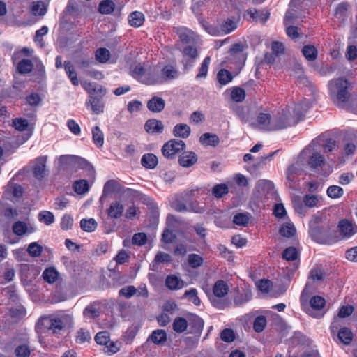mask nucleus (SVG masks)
I'll return each mask as SVG.
<instances>
[{
	"label": "nucleus",
	"mask_w": 357,
	"mask_h": 357,
	"mask_svg": "<svg viewBox=\"0 0 357 357\" xmlns=\"http://www.w3.org/2000/svg\"><path fill=\"white\" fill-rule=\"evenodd\" d=\"M314 99L305 98L294 107L282 109L272 116V123L269 128L273 130L284 129L296 125L312 107Z\"/></svg>",
	"instance_id": "obj_1"
},
{
	"label": "nucleus",
	"mask_w": 357,
	"mask_h": 357,
	"mask_svg": "<svg viewBox=\"0 0 357 357\" xmlns=\"http://www.w3.org/2000/svg\"><path fill=\"white\" fill-rule=\"evenodd\" d=\"M353 90V83L344 77H337L328 83V95L339 107L345 108L349 102Z\"/></svg>",
	"instance_id": "obj_2"
},
{
	"label": "nucleus",
	"mask_w": 357,
	"mask_h": 357,
	"mask_svg": "<svg viewBox=\"0 0 357 357\" xmlns=\"http://www.w3.org/2000/svg\"><path fill=\"white\" fill-rule=\"evenodd\" d=\"M309 233L312 238L321 244L331 245L338 241L335 232L320 226V220L315 217L309 222Z\"/></svg>",
	"instance_id": "obj_3"
},
{
	"label": "nucleus",
	"mask_w": 357,
	"mask_h": 357,
	"mask_svg": "<svg viewBox=\"0 0 357 357\" xmlns=\"http://www.w3.org/2000/svg\"><path fill=\"white\" fill-rule=\"evenodd\" d=\"M63 317H43L40 319L36 325L37 333H43L45 328L52 331L54 333H59L63 328L64 321Z\"/></svg>",
	"instance_id": "obj_4"
},
{
	"label": "nucleus",
	"mask_w": 357,
	"mask_h": 357,
	"mask_svg": "<svg viewBox=\"0 0 357 357\" xmlns=\"http://www.w3.org/2000/svg\"><path fill=\"white\" fill-rule=\"evenodd\" d=\"M185 147L183 140L171 139L165 143L162 147V153L164 157L172 159L175 155L181 152Z\"/></svg>",
	"instance_id": "obj_5"
},
{
	"label": "nucleus",
	"mask_w": 357,
	"mask_h": 357,
	"mask_svg": "<svg viewBox=\"0 0 357 357\" xmlns=\"http://www.w3.org/2000/svg\"><path fill=\"white\" fill-rule=\"evenodd\" d=\"M77 162L79 167L82 169H86L89 170V174L94 176L95 171L93 167L91 165L89 162H88L86 160L83 158H78L74 155H61L59 158V163L62 166H66L68 165H70L73 162Z\"/></svg>",
	"instance_id": "obj_6"
},
{
	"label": "nucleus",
	"mask_w": 357,
	"mask_h": 357,
	"mask_svg": "<svg viewBox=\"0 0 357 357\" xmlns=\"http://www.w3.org/2000/svg\"><path fill=\"white\" fill-rule=\"evenodd\" d=\"M303 172L301 165L299 162H296L290 165L287 171L286 177L289 182L290 188L296 189V183L298 182V176Z\"/></svg>",
	"instance_id": "obj_7"
},
{
	"label": "nucleus",
	"mask_w": 357,
	"mask_h": 357,
	"mask_svg": "<svg viewBox=\"0 0 357 357\" xmlns=\"http://www.w3.org/2000/svg\"><path fill=\"white\" fill-rule=\"evenodd\" d=\"M160 68L153 66L147 68L145 76L142 77V83L146 85H155L162 84Z\"/></svg>",
	"instance_id": "obj_8"
},
{
	"label": "nucleus",
	"mask_w": 357,
	"mask_h": 357,
	"mask_svg": "<svg viewBox=\"0 0 357 357\" xmlns=\"http://www.w3.org/2000/svg\"><path fill=\"white\" fill-rule=\"evenodd\" d=\"M338 229L342 238L348 239L357 233V225L347 219H342L338 223Z\"/></svg>",
	"instance_id": "obj_9"
},
{
	"label": "nucleus",
	"mask_w": 357,
	"mask_h": 357,
	"mask_svg": "<svg viewBox=\"0 0 357 357\" xmlns=\"http://www.w3.org/2000/svg\"><path fill=\"white\" fill-rule=\"evenodd\" d=\"M160 77H162V84L176 79L179 77L180 72L177 67L173 64L165 65L162 68H160Z\"/></svg>",
	"instance_id": "obj_10"
},
{
	"label": "nucleus",
	"mask_w": 357,
	"mask_h": 357,
	"mask_svg": "<svg viewBox=\"0 0 357 357\" xmlns=\"http://www.w3.org/2000/svg\"><path fill=\"white\" fill-rule=\"evenodd\" d=\"M47 156H40L34 160L33 174L36 178L42 180L46 176Z\"/></svg>",
	"instance_id": "obj_11"
},
{
	"label": "nucleus",
	"mask_w": 357,
	"mask_h": 357,
	"mask_svg": "<svg viewBox=\"0 0 357 357\" xmlns=\"http://www.w3.org/2000/svg\"><path fill=\"white\" fill-rule=\"evenodd\" d=\"M100 94V97L95 95L89 96L86 102V105H90L93 112L96 114H102L104 112L105 104L102 100L103 96H102V93Z\"/></svg>",
	"instance_id": "obj_12"
},
{
	"label": "nucleus",
	"mask_w": 357,
	"mask_h": 357,
	"mask_svg": "<svg viewBox=\"0 0 357 357\" xmlns=\"http://www.w3.org/2000/svg\"><path fill=\"white\" fill-rule=\"evenodd\" d=\"M124 211V206L119 201H113L109 204L107 209V213L109 218L112 219L120 218Z\"/></svg>",
	"instance_id": "obj_13"
},
{
	"label": "nucleus",
	"mask_w": 357,
	"mask_h": 357,
	"mask_svg": "<svg viewBox=\"0 0 357 357\" xmlns=\"http://www.w3.org/2000/svg\"><path fill=\"white\" fill-rule=\"evenodd\" d=\"M324 272L321 269H319V268L312 269L310 273L308 281L307 282L306 285L302 291L301 299L303 300L305 295L308 294L307 289H308L309 287L310 286V284L312 282H317V281H321V280H324Z\"/></svg>",
	"instance_id": "obj_14"
},
{
	"label": "nucleus",
	"mask_w": 357,
	"mask_h": 357,
	"mask_svg": "<svg viewBox=\"0 0 357 357\" xmlns=\"http://www.w3.org/2000/svg\"><path fill=\"white\" fill-rule=\"evenodd\" d=\"M175 31L183 43L188 44L195 40V33L186 27H177Z\"/></svg>",
	"instance_id": "obj_15"
},
{
	"label": "nucleus",
	"mask_w": 357,
	"mask_h": 357,
	"mask_svg": "<svg viewBox=\"0 0 357 357\" xmlns=\"http://www.w3.org/2000/svg\"><path fill=\"white\" fill-rule=\"evenodd\" d=\"M144 129L149 134H160L162 132L164 126L161 121L151 119L146 121Z\"/></svg>",
	"instance_id": "obj_16"
},
{
	"label": "nucleus",
	"mask_w": 357,
	"mask_h": 357,
	"mask_svg": "<svg viewBox=\"0 0 357 357\" xmlns=\"http://www.w3.org/2000/svg\"><path fill=\"white\" fill-rule=\"evenodd\" d=\"M230 54L234 59H238V65L242 66L245 61L244 54V45L241 43H236L230 49Z\"/></svg>",
	"instance_id": "obj_17"
},
{
	"label": "nucleus",
	"mask_w": 357,
	"mask_h": 357,
	"mask_svg": "<svg viewBox=\"0 0 357 357\" xmlns=\"http://www.w3.org/2000/svg\"><path fill=\"white\" fill-rule=\"evenodd\" d=\"M165 285L170 290H178L186 286V283L174 275H168L165 280Z\"/></svg>",
	"instance_id": "obj_18"
},
{
	"label": "nucleus",
	"mask_w": 357,
	"mask_h": 357,
	"mask_svg": "<svg viewBox=\"0 0 357 357\" xmlns=\"http://www.w3.org/2000/svg\"><path fill=\"white\" fill-rule=\"evenodd\" d=\"M13 233L18 236H22L26 233H33L35 229L32 227H28L27 224L23 221H17L14 222L12 227Z\"/></svg>",
	"instance_id": "obj_19"
},
{
	"label": "nucleus",
	"mask_w": 357,
	"mask_h": 357,
	"mask_svg": "<svg viewBox=\"0 0 357 357\" xmlns=\"http://www.w3.org/2000/svg\"><path fill=\"white\" fill-rule=\"evenodd\" d=\"M165 106V100L160 97L153 96L147 102V108L149 111L155 113L160 112Z\"/></svg>",
	"instance_id": "obj_20"
},
{
	"label": "nucleus",
	"mask_w": 357,
	"mask_h": 357,
	"mask_svg": "<svg viewBox=\"0 0 357 357\" xmlns=\"http://www.w3.org/2000/svg\"><path fill=\"white\" fill-rule=\"evenodd\" d=\"M23 191L22 188L20 185L14 183H9L4 192V195L8 199H10V196L19 199L22 197Z\"/></svg>",
	"instance_id": "obj_21"
},
{
	"label": "nucleus",
	"mask_w": 357,
	"mask_h": 357,
	"mask_svg": "<svg viewBox=\"0 0 357 357\" xmlns=\"http://www.w3.org/2000/svg\"><path fill=\"white\" fill-rule=\"evenodd\" d=\"M197 161V157L194 152H185L180 156L178 162L183 167H190Z\"/></svg>",
	"instance_id": "obj_22"
},
{
	"label": "nucleus",
	"mask_w": 357,
	"mask_h": 357,
	"mask_svg": "<svg viewBox=\"0 0 357 357\" xmlns=\"http://www.w3.org/2000/svg\"><path fill=\"white\" fill-rule=\"evenodd\" d=\"M247 15L256 22L265 23L269 18L270 13L261 10H257L255 8H250L247 10Z\"/></svg>",
	"instance_id": "obj_23"
},
{
	"label": "nucleus",
	"mask_w": 357,
	"mask_h": 357,
	"mask_svg": "<svg viewBox=\"0 0 357 357\" xmlns=\"http://www.w3.org/2000/svg\"><path fill=\"white\" fill-rule=\"evenodd\" d=\"M81 85L82 88L91 95H94V93H102V96H105V90L100 85H98L96 83H92L89 82H81Z\"/></svg>",
	"instance_id": "obj_24"
},
{
	"label": "nucleus",
	"mask_w": 357,
	"mask_h": 357,
	"mask_svg": "<svg viewBox=\"0 0 357 357\" xmlns=\"http://www.w3.org/2000/svg\"><path fill=\"white\" fill-rule=\"evenodd\" d=\"M144 20V14L139 11H134L128 16L129 24L133 27L141 26L143 24Z\"/></svg>",
	"instance_id": "obj_25"
},
{
	"label": "nucleus",
	"mask_w": 357,
	"mask_h": 357,
	"mask_svg": "<svg viewBox=\"0 0 357 357\" xmlns=\"http://www.w3.org/2000/svg\"><path fill=\"white\" fill-rule=\"evenodd\" d=\"M199 141L204 146H216L219 142V138L216 135L206 132L201 135Z\"/></svg>",
	"instance_id": "obj_26"
},
{
	"label": "nucleus",
	"mask_w": 357,
	"mask_h": 357,
	"mask_svg": "<svg viewBox=\"0 0 357 357\" xmlns=\"http://www.w3.org/2000/svg\"><path fill=\"white\" fill-rule=\"evenodd\" d=\"M190 128L185 123H178L174 128V135L181 138H187L190 134Z\"/></svg>",
	"instance_id": "obj_27"
},
{
	"label": "nucleus",
	"mask_w": 357,
	"mask_h": 357,
	"mask_svg": "<svg viewBox=\"0 0 357 357\" xmlns=\"http://www.w3.org/2000/svg\"><path fill=\"white\" fill-rule=\"evenodd\" d=\"M149 340L156 344H164L167 340V334L165 330L158 329L152 332Z\"/></svg>",
	"instance_id": "obj_28"
},
{
	"label": "nucleus",
	"mask_w": 357,
	"mask_h": 357,
	"mask_svg": "<svg viewBox=\"0 0 357 357\" xmlns=\"http://www.w3.org/2000/svg\"><path fill=\"white\" fill-rule=\"evenodd\" d=\"M66 73L74 86H78L79 80L77 79V73L70 61H66L63 63Z\"/></svg>",
	"instance_id": "obj_29"
},
{
	"label": "nucleus",
	"mask_w": 357,
	"mask_h": 357,
	"mask_svg": "<svg viewBox=\"0 0 357 357\" xmlns=\"http://www.w3.org/2000/svg\"><path fill=\"white\" fill-rule=\"evenodd\" d=\"M229 288L227 284L222 280L217 281L213 289V294L216 297H224L227 294Z\"/></svg>",
	"instance_id": "obj_30"
},
{
	"label": "nucleus",
	"mask_w": 357,
	"mask_h": 357,
	"mask_svg": "<svg viewBox=\"0 0 357 357\" xmlns=\"http://www.w3.org/2000/svg\"><path fill=\"white\" fill-rule=\"evenodd\" d=\"M142 165L147 169H153L158 164V158L153 153H147L142 156Z\"/></svg>",
	"instance_id": "obj_31"
},
{
	"label": "nucleus",
	"mask_w": 357,
	"mask_h": 357,
	"mask_svg": "<svg viewBox=\"0 0 357 357\" xmlns=\"http://www.w3.org/2000/svg\"><path fill=\"white\" fill-rule=\"evenodd\" d=\"M324 163L325 159L324 156L318 153H313L308 160V165L312 169L321 167Z\"/></svg>",
	"instance_id": "obj_32"
},
{
	"label": "nucleus",
	"mask_w": 357,
	"mask_h": 357,
	"mask_svg": "<svg viewBox=\"0 0 357 357\" xmlns=\"http://www.w3.org/2000/svg\"><path fill=\"white\" fill-rule=\"evenodd\" d=\"M337 337L343 344H349L353 339V333L350 329L344 327L339 330Z\"/></svg>",
	"instance_id": "obj_33"
},
{
	"label": "nucleus",
	"mask_w": 357,
	"mask_h": 357,
	"mask_svg": "<svg viewBox=\"0 0 357 357\" xmlns=\"http://www.w3.org/2000/svg\"><path fill=\"white\" fill-rule=\"evenodd\" d=\"M59 273L54 268H47L43 273L44 280L49 284H52L58 279Z\"/></svg>",
	"instance_id": "obj_34"
},
{
	"label": "nucleus",
	"mask_w": 357,
	"mask_h": 357,
	"mask_svg": "<svg viewBox=\"0 0 357 357\" xmlns=\"http://www.w3.org/2000/svg\"><path fill=\"white\" fill-rule=\"evenodd\" d=\"M257 123L262 129L266 130H272L269 128L272 123V117L269 114L261 113L257 116Z\"/></svg>",
	"instance_id": "obj_35"
},
{
	"label": "nucleus",
	"mask_w": 357,
	"mask_h": 357,
	"mask_svg": "<svg viewBox=\"0 0 357 357\" xmlns=\"http://www.w3.org/2000/svg\"><path fill=\"white\" fill-rule=\"evenodd\" d=\"M115 8V4L112 0L102 1L98 7V11L103 15L112 13Z\"/></svg>",
	"instance_id": "obj_36"
},
{
	"label": "nucleus",
	"mask_w": 357,
	"mask_h": 357,
	"mask_svg": "<svg viewBox=\"0 0 357 357\" xmlns=\"http://www.w3.org/2000/svg\"><path fill=\"white\" fill-rule=\"evenodd\" d=\"M188 326L187 320L180 317L175 318L172 324L174 331L179 333L184 332L187 329Z\"/></svg>",
	"instance_id": "obj_37"
},
{
	"label": "nucleus",
	"mask_w": 357,
	"mask_h": 357,
	"mask_svg": "<svg viewBox=\"0 0 357 357\" xmlns=\"http://www.w3.org/2000/svg\"><path fill=\"white\" fill-rule=\"evenodd\" d=\"M349 4L347 3H341L336 8L335 16L340 21L343 22L347 17Z\"/></svg>",
	"instance_id": "obj_38"
},
{
	"label": "nucleus",
	"mask_w": 357,
	"mask_h": 357,
	"mask_svg": "<svg viewBox=\"0 0 357 357\" xmlns=\"http://www.w3.org/2000/svg\"><path fill=\"white\" fill-rule=\"evenodd\" d=\"M92 137L94 144L98 147H102L104 144V135L99 126H95L92 129Z\"/></svg>",
	"instance_id": "obj_39"
},
{
	"label": "nucleus",
	"mask_w": 357,
	"mask_h": 357,
	"mask_svg": "<svg viewBox=\"0 0 357 357\" xmlns=\"http://www.w3.org/2000/svg\"><path fill=\"white\" fill-rule=\"evenodd\" d=\"M303 56L310 61H314L317 57V50L311 45H305L302 49Z\"/></svg>",
	"instance_id": "obj_40"
},
{
	"label": "nucleus",
	"mask_w": 357,
	"mask_h": 357,
	"mask_svg": "<svg viewBox=\"0 0 357 357\" xmlns=\"http://www.w3.org/2000/svg\"><path fill=\"white\" fill-rule=\"evenodd\" d=\"M110 56L109 51L105 47L98 48L95 52L96 59L101 63H107L110 59Z\"/></svg>",
	"instance_id": "obj_41"
},
{
	"label": "nucleus",
	"mask_w": 357,
	"mask_h": 357,
	"mask_svg": "<svg viewBox=\"0 0 357 357\" xmlns=\"http://www.w3.org/2000/svg\"><path fill=\"white\" fill-rule=\"evenodd\" d=\"M33 63L30 59H22L17 64V70L21 74H27L31 72Z\"/></svg>",
	"instance_id": "obj_42"
},
{
	"label": "nucleus",
	"mask_w": 357,
	"mask_h": 357,
	"mask_svg": "<svg viewBox=\"0 0 357 357\" xmlns=\"http://www.w3.org/2000/svg\"><path fill=\"white\" fill-rule=\"evenodd\" d=\"M73 189L77 194L82 195L89 191V185L85 179L78 180L74 182Z\"/></svg>",
	"instance_id": "obj_43"
},
{
	"label": "nucleus",
	"mask_w": 357,
	"mask_h": 357,
	"mask_svg": "<svg viewBox=\"0 0 357 357\" xmlns=\"http://www.w3.org/2000/svg\"><path fill=\"white\" fill-rule=\"evenodd\" d=\"M91 339L90 332L85 328H80L77 331L75 335V341L78 344L89 342Z\"/></svg>",
	"instance_id": "obj_44"
},
{
	"label": "nucleus",
	"mask_w": 357,
	"mask_h": 357,
	"mask_svg": "<svg viewBox=\"0 0 357 357\" xmlns=\"http://www.w3.org/2000/svg\"><path fill=\"white\" fill-rule=\"evenodd\" d=\"M217 79L220 84L226 85L231 82L233 76L229 70L221 69L217 74Z\"/></svg>",
	"instance_id": "obj_45"
},
{
	"label": "nucleus",
	"mask_w": 357,
	"mask_h": 357,
	"mask_svg": "<svg viewBox=\"0 0 357 357\" xmlns=\"http://www.w3.org/2000/svg\"><path fill=\"white\" fill-rule=\"evenodd\" d=\"M190 325L192 326L194 333L200 334L204 328V321L198 316H192L190 319Z\"/></svg>",
	"instance_id": "obj_46"
},
{
	"label": "nucleus",
	"mask_w": 357,
	"mask_h": 357,
	"mask_svg": "<svg viewBox=\"0 0 357 357\" xmlns=\"http://www.w3.org/2000/svg\"><path fill=\"white\" fill-rule=\"evenodd\" d=\"M98 224L93 218L82 219L80 221V227L85 231L91 232L97 228Z\"/></svg>",
	"instance_id": "obj_47"
},
{
	"label": "nucleus",
	"mask_w": 357,
	"mask_h": 357,
	"mask_svg": "<svg viewBox=\"0 0 357 357\" xmlns=\"http://www.w3.org/2000/svg\"><path fill=\"white\" fill-rule=\"evenodd\" d=\"M183 298H185L188 301L192 303L194 305L198 306L200 305V300L197 296V291L195 288H191L189 290H187Z\"/></svg>",
	"instance_id": "obj_48"
},
{
	"label": "nucleus",
	"mask_w": 357,
	"mask_h": 357,
	"mask_svg": "<svg viewBox=\"0 0 357 357\" xmlns=\"http://www.w3.org/2000/svg\"><path fill=\"white\" fill-rule=\"evenodd\" d=\"M210 62L211 58L209 56L205 57L199 68V72L196 75V79H199L201 78H205L207 76Z\"/></svg>",
	"instance_id": "obj_49"
},
{
	"label": "nucleus",
	"mask_w": 357,
	"mask_h": 357,
	"mask_svg": "<svg viewBox=\"0 0 357 357\" xmlns=\"http://www.w3.org/2000/svg\"><path fill=\"white\" fill-rule=\"evenodd\" d=\"M31 354V349L27 343L18 345L15 349V354L17 357H29Z\"/></svg>",
	"instance_id": "obj_50"
},
{
	"label": "nucleus",
	"mask_w": 357,
	"mask_h": 357,
	"mask_svg": "<svg viewBox=\"0 0 357 357\" xmlns=\"http://www.w3.org/2000/svg\"><path fill=\"white\" fill-rule=\"evenodd\" d=\"M38 220L44 222L46 225H50L54 222V215L50 211H43L38 214Z\"/></svg>",
	"instance_id": "obj_51"
},
{
	"label": "nucleus",
	"mask_w": 357,
	"mask_h": 357,
	"mask_svg": "<svg viewBox=\"0 0 357 357\" xmlns=\"http://www.w3.org/2000/svg\"><path fill=\"white\" fill-rule=\"evenodd\" d=\"M296 228L291 223L284 224L280 229V234L284 237H291L296 233Z\"/></svg>",
	"instance_id": "obj_52"
},
{
	"label": "nucleus",
	"mask_w": 357,
	"mask_h": 357,
	"mask_svg": "<svg viewBox=\"0 0 357 357\" xmlns=\"http://www.w3.org/2000/svg\"><path fill=\"white\" fill-rule=\"evenodd\" d=\"M327 195L332 199H337L342 196L344 190L338 185H331L326 190Z\"/></svg>",
	"instance_id": "obj_53"
},
{
	"label": "nucleus",
	"mask_w": 357,
	"mask_h": 357,
	"mask_svg": "<svg viewBox=\"0 0 357 357\" xmlns=\"http://www.w3.org/2000/svg\"><path fill=\"white\" fill-rule=\"evenodd\" d=\"M222 297L213 296L210 298L211 304L218 309L223 310L229 306L230 303L225 299H222Z\"/></svg>",
	"instance_id": "obj_54"
},
{
	"label": "nucleus",
	"mask_w": 357,
	"mask_h": 357,
	"mask_svg": "<svg viewBox=\"0 0 357 357\" xmlns=\"http://www.w3.org/2000/svg\"><path fill=\"white\" fill-rule=\"evenodd\" d=\"M43 251V248L37 242L31 243L27 248V252L32 257H39Z\"/></svg>",
	"instance_id": "obj_55"
},
{
	"label": "nucleus",
	"mask_w": 357,
	"mask_h": 357,
	"mask_svg": "<svg viewBox=\"0 0 357 357\" xmlns=\"http://www.w3.org/2000/svg\"><path fill=\"white\" fill-rule=\"evenodd\" d=\"M237 27L236 22L231 19H227L220 26L222 35L228 34L235 30Z\"/></svg>",
	"instance_id": "obj_56"
},
{
	"label": "nucleus",
	"mask_w": 357,
	"mask_h": 357,
	"mask_svg": "<svg viewBox=\"0 0 357 357\" xmlns=\"http://www.w3.org/2000/svg\"><path fill=\"white\" fill-rule=\"evenodd\" d=\"M188 261L193 268L201 266L203 264L204 259L202 256L197 254H190L188 257Z\"/></svg>",
	"instance_id": "obj_57"
},
{
	"label": "nucleus",
	"mask_w": 357,
	"mask_h": 357,
	"mask_svg": "<svg viewBox=\"0 0 357 357\" xmlns=\"http://www.w3.org/2000/svg\"><path fill=\"white\" fill-rule=\"evenodd\" d=\"M31 10L34 15L43 16L47 12V8L44 3L37 1L33 3Z\"/></svg>",
	"instance_id": "obj_58"
},
{
	"label": "nucleus",
	"mask_w": 357,
	"mask_h": 357,
	"mask_svg": "<svg viewBox=\"0 0 357 357\" xmlns=\"http://www.w3.org/2000/svg\"><path fill=\"white\" fill-rule=\"evenodd\" d=\"M201 24L202 26L204 28L205 31L208 32L210 35L215 36L222 35V31H221L220 27L210 25L206 22H204L203 20L201 22Z\"/></svg>",
	"instance_id": "obj_59"
},
{
	"label": "nucleus",
	"mask_w": 357,
	"mask_h": 357,
	"mask_svg": "<svg viewBox=\"0 0 357 357\" xmlns=\"http://www.w3.org/2000/svg\"><path fill=\"white\" fill-rule=\"evenodd\" d=\"M229 192L228 187L226 184H217L212 189V194L217 198L222 197L224 195Z\"/></svg>",
	"instance_id": "obj_60"
},
{
	"label": "nucleus",
	"mask_w": 357,
	"mask_h": 357,
	"mask_svg": "<svg viewBox=\"0 0 357 357\" xmlns=\"http://www.w3.org/2000/svg\"><path fill=\"white\" fill-rule=\"evenodd\" d=\"M267 321L264 316H259L255 318L253 323L254 330L257 333H261L264 331L266 326Z\"/></svg>",
	"instance_id": "obj_61"
},
{
	"label": "nucleus",
	"mask_w": 357,
	"mask_h": 357,
	"mask_svg": "<svg viewBox=\"0 0 357 357\" xmlns=\"http://www.w3.org/2000/svg\"><path fill=\"white\" fill-rule=\"evenodd\" d=\"M298 250L294 247H289L282 252V257L287 261H294L298 258Z\"/></svg>",
	"instance_id": "obj_62"
},
{
	"label": "nucleus",
	"mask_w": 357,
	"mask_h": 357,
	"mask_svg": "<svg viewBox=\"0 0 357 357\" xmlns=\"http://www.w3.org/2000/svg\"><path fill=\"white\" fill-rule=\"evenodd\" d=\"M310 306L312 309L319 310L325 305V300L319 296H313L310 301Z\"/></svg>",
	"instance_id": "obj_63"
},
{
	"label": "nucleus",
	"mask_w": 357,
	"mask_h": 357,
	"mask_svg": "<svg viewBox=\"0 0 357 357\" xmlns=\"http://www.w3.org/2000/svg\"><path fill=\"white\" fill-rule=\"evenodd\" d=\"M245 97V91L239 87L234 88L231 91V98L236 102H242Z\"/></svg>",
	"instance_id": "obj_64"
}]
</instances>
